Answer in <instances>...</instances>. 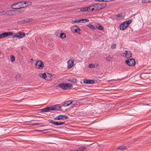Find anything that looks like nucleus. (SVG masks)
Instances as JSON below:
<instances>
[{
    "instance_id": "12",
    "label": "nucleus",
    "mask_w": 151,
    "mask_h": 151,
    "mask_svg": "<svg viewBox=\"0 0 151 151\" xmlns=\"http://www.w3.org/2000/svg\"><path fill=\"white\" fill-rule=\"evenodd\" d=\"M23 5V7H26L29 6H30L32 4V2L29 1H22Z\"/></svg>"
},
{
    "instance_id": "24",
    "label": "nucleus",
    "mask_w": 151,
    "mask_h": 151,
    "mask_svg": "<svg viewBox=\"0 0 151 151\" xmlns=\"http://www.w3.org/2000/svg\"><path fill=\"white\" fill-rule=\"evenodd\" d=\"M55 108L56 109V110L60 111L62 110V109L61 108V106L58 104L55 105Z\"/></svg>"
},
{
    "instance_id": "43",
    "label": "nucleus",
    "mask_w": 151,
    "mask_h": 151,
    "mask_svg": "<svg viewBox=\"0 0 151 151\" xmlns=\"http://www.w3.org/2000/svg\"><path fill=\"white\" fill-rule=\"evenodd\" d=\"M89 67L90 68H92L93 67L92 64H90L89 65Z\"/></svg>"
},
{
    "instance_id": "10",
    "label": "nucleus",
    "mask_w": 151,
    "mask_h": 151,
    "mask_svg": "<svg viewBox=\"0 0 151 151\" xmlns=\"http://www.w3.org/2000/svg\"><path fill=\"white\" fill-rule=\"evenodd\" d=\"M31 19H27L24 20H21L18 22L17 23L19 24H21L24 23L25 22H29L32 21Z\"/></svg>"
},
{
    "instance_id": "41",
    "label": "nucleus",
    "mask_w": 151,
    "mask_h": 151,
    "mask_svg": "<svg viewBox=\"0 0 151 151\" xmlns=\"http://www.w3.org/2000/svg\"><path fill=\"white\" fill-rule=\"evenodd\" d=\"M54 119L55 120H59V117L58 116L56 117H55L54 118Z\"/></svg>"
},
{
    "instance_id": "37",
    "label": "nucleus",
    "mask_w": 151,
    "mask_h": 151,
    "mask_svg": "<svg viewBox=\"0 0 151 151\" xmlns=\"http://www.w3.org/2000/svg\"><path fill=\"white\" fill-rule=\"evenodd\" d=\"M83 22V23H85L89 22V20L87 19H82Z\"/></svg>"
},
{
    "instance_id": "39",
    "label": "nucleus",
    "mask_w": 151,
    "mask_h": 151,
    "mask_svg": "<svg viewBox=\"0 0 151 151\" xmlns=\"http://www.w3.org/2000/svg\"><path fill=\"white\" fill-rule=\"evenodd\" d=\"M111 47L113 48H115L116 47V45L115 44H113L111 46Z\"/></svg>"
},
{
    "instance_id": "18",
    "label": "nucleus",
    "mask_w": 151,
    "mask_h": 151,
    "mask_svg": "<svg viewBox=\"0 0 151 151\" xmlns=\"http://www.w3.org/2000/svg\"><path fill=\"white\" fill-rule=\"evenodd\" d=\"M59 117V119H67L68 118V117L67 115H59L58 116Z\"/></svg>"
},
{
    "instance_id": "13",
    "label": "nucleus",
    "mask_w": 151,
    "mask_h": 151,
    "mask_svg": "<svg viewBox=\"0 0 151 151\" xmlns=\"http://www.w3.org/2000/svg\"><path fill=\"white\" fill-rule=\"evenodd\" d=\"M73 102V101H68L63 103L61 106H67L71 104Z\"/></svg>"
},
{
    "instance_id": "11",
    "label": "nucleus",
    "mask_w": 151,
    "mask_h": 151,
    "mask_svg": "<svg viewBox=\"0 0 151 151\" xmlns=\"http://www.w3.org/2000/svg\"><path fill=\"white\" fill-rule=\"evenodd\" d=\"M83 83H84L86 84H93L94 83V81L92 80H88L87 79H85L84 80Z\"/></svg>"
},
{
    "instance_id": "19",
    "label": "nucleus",
    "mask_w": 151,
    "mask_h": 151,
    "mask_svg": "<svg viewBox=\"0 0 151 151\" xmlns=\"http://www.w3.org/2000/svg\"><path fill=\"white\" fill-rule=\"evenodd\" d=\"M88 10H91L92 12L94 10H95V4L91 5L89 7H88Z\"/></svg>"
},
{
    "instance_id": "17",
    "label": "nucleus",
    "mask_w": 151,
    "mask_h": 151,
    "mask_svg": "<svg viewBox=\"0 0 151 151\" xmlns=\"http://www.w3.org/2000/svg\"><path fill=\"white\" fill-rule=\"evenodd\" d=\"M132 20L131 19H129L127 21H125V22H122V23L123 24H124L125 23H126V26H125L126 28H127V27H128V25L132 22Z\"/></svg>"
},
{
    "instance_id": "14",
    "label": "nucleus",
    "mask_w": 151,
    "mask_h": 151,
    "mask_svg": "<svg viewBox=\"0 0 151 151\" xmlns=\"http://www.w3.org/2000/svg\"><path fill=\"white\" fill-rule=\"evenodd\" d=\"M124 54H125V57L127 58H129L132 57V54L129 51L125 50Z\"/></svg>"
},
{
    "instance_id": "33",
    "label": "nucleus",
    "mask_w": 151,
    "mask_h": 151,
    "mask_svg": "<svg viewBox=\"0 0 151 151\" xmlns=\"http://www.w3.org/2000/svg\"><path fill=\"white\" fill-rule=\"evenodd\" d=\"M49 107V111H56V109L55 108V105L53 106Z\"/></svg>"
},
{
    "instance_id": "7",
    "label": "nucleus",
    "mask_w": 151,
    "mask_h": 151,
    "mask_svg": "<svg viewBox=\"0 0 151 151\" xmlns=\"http://www.w3.org/2000/svg\"><path fill=\"white\" fill-rule=\"evenodd\" d=\"M25 36V34L24 33L18 32L16 33L15 35L12 36V38L18 37L19 38H22Z\"/></svg>"
},
{
    "instance_id": "21",
    "label": "nucleus",
    "mask_w": 151,
    "mask_h": 151,
    "mask_svg": "<svg viewBox=\"0 0 151 151\" xmlns=\"http://www.w3.org/2000/svg\"><path fill=\"white\" fill-rule=\"evenodd\" d=\"M41 112H47L49 111V107H47L46 108H44L40 109Z\"/></svg>"
},
{
    "instance_id": "46",
    "label": "nucleus",
    "mask_w": 151,
    "mask_h": 151,
    "mask_svg": "<svg viewBox=\"0 0 151 151\" xmlns=\"http://www.w3.org/2000/svg\"><path fill=\"white\" fill-rule=\"evenodd\" d=\"M114 81V80H108V82H110V81ZM114 81H116V80H114Z\"/></svg>"
},
{
    "instance_id": "9",
    "label": "nucleus",
    "mask_w": 151,
    "mask_h": 151,
    "mask_svg": "<svg viewBox=\"0 0 151 151\" xmlns=\"http://www.w3.org/2000/svg\"><path fill=\"white\" fill-rule=\"evenodd\" d=\"M74 60H72L71 59L69 60L67 62L68 66L67 68L70 69L74 65Z\"/></svg>"
},
{
    "instance_id": "49",
    "label": "nucleus",
    "mask_w": 151,
    "mask_h": 151,
    "mask_svg": "<svg viewBox=\"0 0 151 151\" xmlns=\"http://www.w3.org/2000/svg\"><path fill=\"white\" fill-rule=\"evenodd\" d=\"M71 151H76V149H74L73 150H72Z\"/></svg>"
},
{
    "instance_id": "48",
    "label": "nucleus",
    "mask_w": 151,
    "mask_h": 151,
    "mask_svg": "<svg viewBox=\"0 0 151 151\" xmlns=\"http://www.w3.org/2000/svg\"><path fill=\"white\" fill-rule=\"evenodd\" d=\"M76 151H79V148L77 149H76Z\"/></svg>"
},
{
    "instance_id": "28",
    "label": "nucleus",
    "mask_w": 151,
    "mask_h": 151,
    "mask_svg": "<svg viewBox=\"0 0 151 151\" xmlns=\"http://www.w3.org/2000/svg\"><path fill=\"white\" fill-rule=\"evenodd\" d=\"M126 149V147L123 146H121L118 147L117 150H125Z\"/></svg>"
},
{
    "instance_id": "31",
    "label": "nucleus",
    "mask_w": 151,
    "mask_h": 151,
    "mask_svg": "<svg viewBox=\"0 0 151 151\" xmlns=\"http://www.w3.org/2000/svg\"><path fill=\"white\" fill-rule=\"evenodd\" d=\"M151 2V0H142V2L143 3H148Z\"/></svg>"
},
{
    "instance_id": "40",
    "label": "nucleus",
    "mask_w": 151,
    "mask_h": 151,
    "mask_svg": "<svg viewBox=\"0 0 151 151\" xmlns=\"http://www.w3.org/2000/svg\"><path fill=\"white\" fill-rule=\"evenodd\" d=\"M79 21H78V20H76V21H72V23L73 24H74L75 22H76L77 23H79Z\"/></svg>"
},
{
    "instance_id": "30",
    "label": "nucleus",
    "mask_w": 151,
    "mask_h": 151,
    "mask_svg": "<svg viewBox=\"0 0 151 151\" xmlns=\"http://www.w3.org/2000/svg\"><path fill=\"white\" fill-rule=\"evenodd\" d=\"M60 37L62 38H64L66 37L65 34L63 33H61L59 36Z\"/></svg>"
},
{
    "instance_id": "4",
    "label": "nucleus",
    "mask_w": 151,
    "mask_h": 151,
    "mask_svg": "<svg viewBox=\"0 0 151 151\" xmlns=\"http://www.w3.org/2000/svg\"><path fill=\"white\" fill-rule=\"evenodd\" d=\"M125 62L129 66H134L136 63L135 60L133 58L128 59L126 60Z\"/></svg>"
},
{
    "instance_id": "27",
    "label": "nucleus",
    "mask_w": 151,
    "mask_h": 151,
    "mask_svg": "<svg viewBox=\"0 0 151 151\" xmlns=\"http://www.w3.org/2000/svg\"><path fill=\"white\" fill-rule=\"evenodd\" d=\"M96 27L98 29L101 30H103L104 29L103 27L101 26L100 24H98L96 26Z\"/></svg>"
},
{
    "instance_id": "29",
    "label": "nucleus",
    "mask_w": 151,
    "mask_h": 151,
    "mask_svg": "<svg viewBox=\"0 0 151 151\" xmlns=\"http://www.w3.org/2000/svg\"><path fill=\"white\" fill-rule=\"evenodd\" d=\"M79 151H86L87 148L84 147H81L79 148Z\"/></svg>"
},
{
    "instance_id": "25",
    "label": "nucleus",
    "mask_w": 151,
    "mask_h": 151,
    "mask_svg": "<svg viewBox=\"0 0 151 151\" xmlns=\"http://www.w3.org/2000/svg\"><path fill=\"white\" fill-rule=\"evenodd\" d=\"M32 126L40 125V126H43L44 124L42 123H34L31 124Z\"/></svg>"
},
{
    "instance_id": "20",
    "label": "nucleus",
    "mask_w": 151,
    "mask_h": 151,
    "mask_svg": "<svg viewBox=\"0 0 151 151\" xmlns=\"http://www.w3.org/2000/svg\"><path fill=\"white\" fill-rule=\"evenodd\" d=\"M113 58L112 55H109L106 58V60L107 62H110Z\"/></svg>"
},
{
    "instance_id": "45",
    "label": "nucleus",
    "mask_w": 151,
    "mask_h": 151,
    "mask_svg": "<svg viewBox=\"0 0 151 151\" xmlns=\"http://www.w3.org/2000/svg\"><path fill=\"white\" fill-rule=\"evenodd\" d=\"M33 61V59H31L30 60V62H32V63Z\"/></svg>"
},
{
    "instance_id": "32",
    "label": "nucleus",
    "mask_w": 151,
    "mask_h": 151,
    "mask_svg": "<svg viewBox=\"0 0 151 151\" xmlns=\"http://www.w3.org/2000/svg\"><path fill=\"white\" fill-rule=\"evenodd\" d=\"M42 76H40L41 77H42V78H43L44 79H45V80H47L46 79V78L47 77V76L45 73H44L42 74Z\"/></svg>"
},
{
    "instance_id": "23",
    "label": "nucleus",
    "mask_w": 151,
    "mask_h": 151,
    "mask_svg": "<svg viewBox=\"0 0 151 151\" xmlns=\"http://www.w3.org/2000/svg\"><path fill=\"white\" fill-rule=\"evenodd\" d=\"M68 81L70 82H71L73 83H75L76 82L77 79H76L72 78L68 79Z\"/></svg>"
},
{
    "instance_id": "6",
    "label": "nucleus",
    "mask_w": 151,
    "mask_h": 151,
    "mask_svg": "<svg viewBox=\"0 0 151 151\" xmlns=\"http://www.w3.org/2000/svg\"><path fill=\"white\" fill-rule=\"evenodd\" d=\"M13 34L12 32H4L0 34V39L7 37L9 36H11Z\"/></svg>"
},
{
    "instance_id": "8",
    "label": "nucleus",
    "mask_w": 151,
    "mask_h": 151,
    "mask_svg": "<svg viewBox=\"0 0 151 151\" xmlns=\"http://www.w3.org/2000/svg\"><path fill=\"white\" fill-rule=\"evenodd\" d=\"M48 121L50 123H52L54 124L56 126L60 125L65 124V122H55L51 119L49 120Z\"/></svg>"
},
{
    "instance_id": "16",
    "label": "nucleus",
    "mask_w": 151,
    "mask_h": 151,
    "mask_svg": "<svg viewBox=\"0 0 151 151\" xmlns=\"http://www.w3.org/2000/svg\"><path fill=\"white\" fill-rule=\"evenodd\" d=\"M73 27L76 28V29L74 30L75 32L79 34H81V29L77 25H74Z\"/></svg>"
},
{
    "instance_id": "35",
    "label": "nucleus",
    "mask_w": 151,
    "mask_h": 151,
    "mask_svg": "<svg viewBox=\"0 0 151 151\" xmlns=\"http://www.w3.org/2000/svg\"><path fill=\"white\" fill-rule=\"evenodd\" d=\"M11 60L12 62H13L15 60V57L14 55H11Z\"/></svg>"
},
{
    "instance_id": "38",
    "label": "nucleus",
    "mask_w": 151,
    "mask_h": 151,
    "mask_svg": "<svg viewBox=\"0 0 151 151\" xmlns=\"http://www.w3.org/2000/svg\"><path fill=\"white\" fill-rule=\"evenodd\" d=\"M116 16L117 17H122V15L121 14H117L116 15Z\"/></svg>"
},
{
    "instance_id": "22",
    "label": "nucleus",
    "mask_w": 151,
    "mask_h": 151,
    "mask_svg": "<svg viewBox=\"0 0 151 151\" xmlns=\"http://www.w3.org/2000/svg\"><path fill=\"white\" fill-rule=\"evenodd\" d=\"M87 26L93 30H95L96 29L95 26L93 25L92 24H88L87 25Z\"/></svg>"
},
{
    "instance_id": "34",
    "label": "nucleus",
    "mask_w": 151,
    "mask_h": 151,
    "mask_svg": "<svg viewBox=\"0 0 151 151\" xmlns=\"http://www.w3.org/2000/svg\"><path fill=\"white\" fill-rule=\"evenodd\" d=\"M6 12H5L4 11H2L0 12V15L2 16L3 15H5Z\"/></svg>"
},
{
    "instance_id": "3",
    "label": "nucleus",
    "mask_w": 151,
    "mask_h": 151,
    "mask_svg": "<svg viewBox=\"0 0 151 151\" xmlns=\"http://www.w3.org/2000/svg\"><path fill=\"white\" fill-rule=\"evenodd\" d=\"M12 9H16L21 8H23L22 1L13 4L12 6Z\"/></svg>"
},
{
    "instance_id": "42",
    "label": "nucleus",
    "mask_w": 151,
    "mask_h": 151,
    "mask_svg": "<svg viewBox=\"0 0 151 151\" xmlns=\"http://www.w3.org/2000/svg\"><path fill=\"white\" fill-rule=\"evenodd\" d=\"M48 130L47 129H45V130H36L35 131H36L37 132H42V131H47V130Z\"/></svg>"
},
{
    "instance_id": "5",
    "label": "nucleus",
    "mask_w": 151,
    "mask_h": 151,
    "mask_svg": "<svg viewBox=\"0 0 151 151\" xmlns=\"http://www.w3.org/2000/svg\"><path fill=\"white\" fill-rule=\"evenodd\" d=\"M36 68L38 69H42L44 66L43 62L40 60H38L35 64Z\"/></svg>"
},
{
    "instance_id": "15",
    "label": "nucleus",
    "mask_w": 151,
    "mask_h": 151,
    "mask_svg": "<svg viewBox=\"0 0 151 151\" xmlns=\"http://www.w3.org/2000/svg\"><path fill=\"white\" fill-rule=\"evenodd\" d=\"M122 24H123L122 22L120 25L119 27L120 29L121 30H124L126 29L127 28L125 27V26H126V23H125L124 24H122Z\"/></svg>"
},
{
    "instance_id": "47",
    "label": "nucleus",
    "mask_w": 151,
    "mask_h": 151,
    "mask_svg": "<svg viewBox=\"0 0 151 151\" xmlns=\"http://www.w3.org/2000/svg\"><path fill=\"white\" fill-rule=\"evenodd\" d=\"M107 1L106 0H99V1Z\"/></svg>"
},
{
    "instance_id": "26",
    "label": "nucleus",
    "mask_w": 151,
    "mask_h": 151,
    "mask_svg": "<svg viewBox=\"0 0 151 151\" xmlns=\"http://www.w3.org/2000/svg\"><path fill=\"white\" fill-rule=\"evenodd\" d=\"M80 11H83V12H85V11L89 12V11L88 10V7H85V8H81L80 9Z\"/></svg>"
},
{
    "instance_id": "2",
    "label": "nucleus",
    "mask_w": 151,
    "mask_h": 151,
    "mask_svg": "<svg viewBox=\"0 0 151 151\" xmlns=\"http://www.w3.org/2000/svg\"><path fill=\"white\" fill-rule=\"evenodd\" d=\"M106 5L107 4L106 3L95 4V11H99L105 8L106 7Z\"/></svg>"
},
{
    "instance_id": "1",
    "label": "nucleus",
    "mask_w": 151,
    "mask_h": 151,
    "mask_svg": "<svg viewBox=\"0 0 151 151\" xmlns=\"http://www.w3.org/2000/svg\"><path fill=\"white\" fill-rule=\"evenodd\" d=\"M58 86L62 89L64 90L71 89L73 87L72 85L70 83H60L58 85Z\"/></svg>"
},
{
    "instance_id": "50",
    "label": "nucleus",
    "mask_w": 151,
    "mask_h": 151,
    "mask_svg": "<svg viewBox=\"0 0 151 151\" xmlns=\"http://www.w3.org/2000/svg\"><path fill=\"white\" fill-rule=\"evenodd\" d=\"M95 0L96 1H99V0Z\"/></svg>"
},
{
    "instance_id": "36",
    "label": "nucleus",
    "mask_w": 151,
    "mask_h": 151,
    "mask_svg": "<svg viewBox=\"0 0 151 151\" xmlns=\"http://www.w3.org/2000/svg\"><path fill=\"white\" fill-rule=\"evenodd\" d=\"M21 75L20 74H18L15 76V78L17 79H19Z\"/></svg>"
},
{
    "instance_id": "44",
    "label": "nucleus",
    "mask_w": 151,
    "mask_h": 151,
    "mask_svg": "<svg viewBox=\"0 0 151 151\" xmlns=\"http://www.w3.org/2000/svg\"><path fill=\"white\" fill-rule=\"evenodd\" d=\"M78 21H79V23H81L82 22H83V20H82V19H81V20H78Z\"/></svg>"
}]
</instances>
